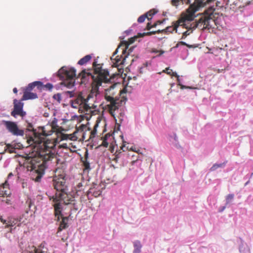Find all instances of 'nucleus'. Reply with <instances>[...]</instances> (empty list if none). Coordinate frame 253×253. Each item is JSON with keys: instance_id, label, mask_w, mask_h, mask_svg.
<instances>
[{"instance_id": "19", "label": "nucleus", "mask_w": 253, "mask_h": 253, "mask_svg": "<svg viewBox=\"0 0 253 253\" xmlns=\"http://www.w3.org/2000/svg\"><path fill=\"white\" fill-rule=\"evenodd\" d=\"M62 218V221L60 222L59 226L58 228V232L61 231L62 230L66 229L68 227V225L67 224V221L68 220V217H63L62 214L59 215L60 217Z\"/></svg>"}, {"instance_id": "25", "label": "nucleus", "mask_w": 253, "mask_h": 253, "mask_svg": "<svg viewBox=\"0 0 253 253\" xmlns=\"http://www.w3.org/2000/svg\"><path fill=\"white\" fill-rule=\"evenodd\" d=\"M197 27H195V28H192L191 29H187V30L184 32L182 34V36L181 37V39H185L187 36H188V35H189L191 33H192V31H193V29H196ZM198 28H199V27H198ZM212 28H214V25L213 26ZM212 28V27H211ZM200 29H201V30H205V29H211V28H205L204 29H202L201 28H200Z\"/></svg>"}, {"instance_id": "26", "label": "nucleus", "mask_w": 253, "mask_h": 253, "mask_svg": "<svg viewBox=\"0 0 253 253\" xmlns=\"http://www.w3.org/2000/svg\"><path fill=\"white\" fill-rule=\"evenodd\" d=\"M112 135L109 133H107L104 137L102 139V142L101 144V146L107 147L109 145V142H108V140L109 139H111Z\"/></svg>"}, {"instance_id": "47", "label": "nucleus", "mask_w": 253, "mask_h": 253, "mask_svg": "<svg viewBox=\"0 0 253 253\" xmlns=\"http://www.w3.org/2000/svg\"><path fill=\"white\" fill-rule=\"evenodd\" d=\"M185 46H186L187 47H189V48H191V47H193V45H190V44H188L187 43H186V45H185Z\"/></svg>"}, {"instance_id": "40", "label": "nucleus", "mask_w": 253, "mask_h": 253, "mask_svg": "<svg viewBox=\"0 0 253 253\" xmlns=\"http://www.w3.org/2000/svg\"><path fill=\"white\" fill-rule=\"evenodd\" d=\"M71 144V143H70L69 144H68L67 143H63L61 145V147L70 150V145Z\"/></svg>"}, {"instance_id": "3", "label": "nucleus", "mask_w": 253, "mask_h": 253, "mask_svg": "<svg viewBox=\"0 0 253 253\" xmlns=\"http://www.w3.org/2000/svg\"><path fill=\"white\" fill-rule=\"evenodd\" d=\"M102 65L97 64L94 61L92 63L93 73H91L90 69L83 70L78 75V78H80L82 84H85L88 81L91 79L92 91L95 93L98 91V88L102 83H108L110 82V76L109 71L102 69Z\"/></svg>"}, {"instance_id": "22", "label": "nucleus", "mask_w": 253, "mask_h": 253, "mask_svg": "<svg viewBox=\"0 0 253 253\" xmlns=\"http://www.w3.org/2000/svg\"><path fill=\"white\" fill-rule=\"evenodd\" d=\"M163 73H165L168 75H170L171 76L175 77L177 78V82H179V76L177 74L176 72H172V70L169 69V67L166 68L165 70L163 71Z\"/></svg>"}, {"instance_id": "11", "label": "nucleus", "mask_w": 253, "mask_h": 253, "mask_svg": "<svg viewBox=\"0 0 253 253\" xmlns=\"http://www.w3.org/2000/svg\"><path fill=\"white\" fill-rule=\"evenodd\" d=\"M0 221L4 225V228L9 229V233H12L16 226H19L21 224L20 220L18 218L12 216H9L6 219H4L1 216Z\"/></svg>"}, {"instance_id": "52", "label": "nucleus", "mask_w": 253, "mask_h": 253, "mask_svg": "<svg viewBox=\"0 0 253 253\" xmlns=\"http://www.w3.org/2000/svg\"><path fill=\"white\" fill-rule=\"evenodd\" d=\"M180 44H178V43L176 44L175 47H178Z\"/></svg>"}, {"instance_id": "13", "label": "nucleus", "mask_w": 253, "mask_h": 253, "mask_svg": "<svg viewBox=\"0 0 253 253\" xmlns=\"http://www.w3.org/2000/svg\"><path fill=\"white\" fill-rule=\"evenodd\" d=\"M22 101H21V100H18L16 99H14V108L13 110L11 113L12 116L16 117V116L18 115L23 117L26 115V112L23 110L24 103Z\"/></svg>"}, {"instance_id": "53", "label": "nucleus", "mask_w": 253, "mask_h": 253, "mask_svg": "<svg viewBox=\"0 0 253 253\" xmlns=\"http://www.w3.org/2000/svg\"><path fill=\"white\" fill-rule=\"evenodd\" d=\"M22 187H23V188H24V187H25V183H22Z\"/></svg>"}, {"instance_id": "45", "label": "nucleus", "mask_w": 253, "mask_h": 253, "mask_svg": "<svg viewBox=\"0 0 253 253\" xmlns=\"http://www.w3.org/2000/svg\"><path fill=\"white\" fill-rule=\"evenodd\" d=\"M66 93H67V94H69L70 97H72L73 96V95H74V92H72V91H68Z\"/></svg>"}, {"instance_id": "17", "label": "nucleus", "mask_w": 253, "mask_h": 253, "mask_svg": "<svg viewBox=\"0 0 253 253\" xmlns=\"http://www.w3.org/2000/svg\"><path fill=\"white\" fill-rule=\"evenodd\" d=\"M42 86L43 84L42 82L40 81H35L29 84L28 86L26 87L24 90L31 91L34 87H37L39 90H42Z\"/></svg>"}, {"instance_id": "48", "label": "nucleus", "mask_w": 253, "mask_h": 253, "mask_svg": "<svg viewBox=\"0 0 253 253\" xmlns=\"http://www.w3.org/2000/svg\"><path fill=\"white\" fill-rule=\"evenodd\" d=\"M181 88H191L190 87H186V86H185L184 85H181Z\"/></svg>"}, {"instance_id": "44", "label": "nucleus", "mask_w": 253, "mask_h": 253, "mask_svg": "<svg viewBox=\"0 0 253 253\" xmlns=\"http://www.w3.org/2000/svg\"><path fill=\"white\" fill-rule=\"evenodd\" d=\"M178 44H180V45H186V43L184 42H182V41H181V42H178Z\"/></svg>"}, {"instance_id": "16", "label": "nucleus", "mask_w": 253, "mask_h": 253, "mask_svg": "<svg viewBox=\"0 0 253 253\" xmlns=\"http://www.w3.org/2000/svg\"><path fill=\"white\" fill-rule=\"evenodd\" d=\"M23 148V145L21 143H14L13 144H6L5 147V150L9 153H15L16 149H21Z\"/></svg>"}, {"instance_id": "50", "label": "nucleus", "mask_w": 253, "mask_h": 253, "mask_svg": "<svg viewBox=\"0 0 253 253\" xmlns=\"http://www.w3.org/2000/svg\"><path fill=\"white\" fill-rule=\"evenodd\" d=\"M110 149H111L110 151H111V153H113V151H114V148L111 147Z\"/></svg>"}, {"instance_id": "10", "label": "nucleus", "mask_w": 253, "mask_h": 253, "mask_svg": "<svg viewBox=\"0 0 253 253\" xmlns=\"http://www.w3.org/2000/svg\"><path fill=\"white\" fill-rule=\"evenodd\" d=\"M46 243L43 241L38 247L34 245H28L24 250L21 246L20 247L22 250L21 253H50L48 249L45 247Z\"/></svg>"}, {"instance_id": "46", "label": "nucleus", "mask_w": 253, "mask_h": 253, "mask_svg": "<svg viewBox=\"0 0 253 253\" xmlns=\"http://www.w3.org/2000/svg\"><path fill=\"white\" fill-rule=\"evenodd\" d=\"M13 91L14 93H17V89L16 87L14 88L13 89Z\"/></svg>"}, {"instance_id": "23", "label": "nucleus", "mask_w": 253, "mask_h": 253, "mask_svg": "<svg viewBox=\"0 0 253 253\" xmlns=\"http://www.w3.org/2000/svg\"><path fill=\"white\" fill-rule=\"evenodd\" d=\"M134 250L133 253H139L141 252L142 245L139 241H135L133 242Z\"/></svg>"}, {"instance_id": "43", "label": "nucleus", "mask_w": 253, "mask_h": 253, "mask_svg": "<svg viewBox=\"0 0 253 253\" xmlns=\"http://www.w3.org/2000/svg\"><path fill=\"white\" fill-rule=\"evenodd\" d=\"M133 49V47H131L128 49V52H127V54L126 55L127 56L128 55H129L132 51ZM124 55H126V54Z\"/></svg>"}, {"instance_id": "18", "label": "nucleus", "mask_w": 253, "mask_h": 253, "mask_svg": "<svg viewBox=\"0 0 253 253\" xmlns=\"http://www.w3.org/2000/svg\"><path fill=\"white\" fill-rule=\"evenodd\" d=\"M38 98L37 93L32 92L30 91L24 90L23 95L21 99V101L27 100L29 99H35Z\"/></svg>"}, {"instance_id": "1", "label": "nucleus", "mask_w": 253, "mask_h": 253, "mask_svg": "<svg viewBox=\"0 0 253 253\" xmlns=\"http://www.w3.org/2000/svg\"><path fill=\"white\" fill-rule=\"evenodd\" d=\"M203 4L202 0H195L187 9V14L178 20L173 22L172 26L167 27L165 29L162 30V32L172 33L175 30L177 32V29L179 26H182L185 29L195 27L204 29L212 27L215 24L212 14L202 15L197 21L190 23L193 20L195 12L202 6Z\"/></svg>"}, {"instance_id": "32", "label": "nucleus", "mask_w": 253, "mask_h": 253, "mask_svg": "<svg viewBox=\"0 0 253 253\" xmlns=\"http://www.w3.org/2000/svg\"><path fill=\"white\" fill-rule=\"evenodd\" d=\"M234 195L233 194H228L226 197V205L230 203V202L233 199Z\"/></svg>"}, {"instance_id": "14", "label": "nucleus", "mask_w": 253, "mask_h": 253, "mask_svg": "<svg viewBox=\"0 0 253 253\" xmlns=\"http://www.w3.org/2000/svg\"><path fill=\"white\" fill-rule=\"evenodd\" d=\"M53 185L54 189L56 190V193L62 192L66 190L65 185V179L63 177H54L53 180Z\"/></svg>"}, {"instance_id": "2", "label": "nucleus", "mask_w": 253, "mask_h": 253, "mask_svg": "<svg viewBox=\"0 0 253 253\" xmlns=\"http://www.w3.org/2000/svg\"><path fill=\"white\" fill-rule=\"evenodd\" d=\"M46 136H42V140L41 142H35L39 144H42L41 149L38 153V156L27 159L28 162L30 165L27 167L30 168L31 170L35 169L38 173V175L36 178V181H38L41 179L42 175L43 174V168L45 162L52 160L56 156L54 149L55 141L48 139H46L45 138Z\"/></svg>"}, {"instance_id": "5", "label": "nucleus", "mask_w": 253, "mask_h": 253, "mask_svg": "<svg viewBox=\"0 0 253 253\" xmlns=\"http://www.w3.org/2000/svg\"><path fill=\"white\" fill-rule=\"evenodd\" d=\"M58 75L62 80V84L69 88L74 86L76 75L74 68L63 67L58 71Z\"/></svg>"}, {"instance_id": "12", "label": "nucleus", "mask_w": 253, "mask_h": 253, "mask_svg": "<svg viewBox=\"0 0 253 253\" xmlns=\"http://www.w3.org/2000/svg\"><path fill=\"white\" fill-rule=\"evenodd\" d=\"M4 125L6 129L12 135L15 136H23L24 131L23 129L19 128L16 123L11 121H4Z\"/></svg>"}, {"instance_id": "29", "label": "nucleus", "mask_w": 253, "mask_h": 253, "mask_svg": "<svg viewBox=\"0 0 253 253\" xmlns=\"http://www.w3.org/2000/svg\"><path fill=\"white\" fill-rule=\"evenodd\" d=\"M87 157L88 153L87 151H86L85 154V160L83 161V165L85 169H90L89 163L87 161Z\"/></svg>"}, {"instance_id": "42", "label": "nucleus", "mask_w": 253, "mask_h": 253, "mask_svg": "<svg viewBox=\"0 0 253 253\" xmlns=\"http://www.w3.org/2000/svg\"><path fill=\"white\" fill-rule=\"evenodd\" d=\"M225 70V69H215L214 70V71L216 72L217 73H221Z\"/></svg>"}, {"instance_id": "30", "label": "nucleus", "mask_w": 253, "mask_h": 253, "mask_svg": "<svg viewBox=\"0 0 253 253\" xmlns=\"http://www.w3.org/2000/svg\"><path fill=\"white\" fill-rule=\"evenodd\" d=\"M162 31L161 30H158L157 31L149 32L147 33H143V34H140V36L143 37L144 36H150L153 34L156 33H161Z\"/></svg>"}, {"instance_id": "7", "label": "nucleus", "mask_w": 253, "mask_h": 253, "mask_svg": "<svg viewBox=\"0 0 253 253\" xmlns=\"http://www.w3.org/2000/svg\"><path fill=\"white\" fill-rule=\"evenodd\" d=\"M51 130L48 132H46V130L44 129V127H41L39 128V131H37L36 129H35L33 127V126L32 124L29 123L27 125V129L28 131H32L34 135V141L35 142H39L42 141V136H48L50 135L53 132H58V126H54L52 125L51 126Z\"/></svg>"}, {"instance_id": "39", "label": "nucleus", "mask_w": 253, "mask_h": 253, "mask_svg": "<svg viewBox=\"0 0 253 253\" xmlns=\"http://www.w3.org/2000/svg\"><path fill=\"white\" fill-rule=\"evenodd\" d=\"M157 23H155L153 25H151V23L148 22L147 24V26H146V29L147 30H150L152 27H155L156 26H157Z\"/></svg>"}, {"instance_id": "28", "label": "nucleus", "mask_w": 253, "mask_h": 253, "mask_svg": "<svg viewBox=\"0 0 253 253\" xmlns=\"http://www.w3.org/2000/svg\"><path fill=\"white\" fill-rule=\"evenodd\" d=\"M99 122V121L98 120L96 121V124L95 125V126H94L93 130H92L91 131V132H90V139L91 138H94L95 136V135H96V132H97L96 128H97V127L98 126Z\"/></svg>"}, {"instance_id": "51", "label": "nucleus", "mask_w": 253, "mask_h": 253, "mask_svg": "<svg viewBox=\"0 0 253 253\" xmlns=\"http://www.w3.org/2000/svg\"><path fill=\"white\" fill-rule=\"evenodd\" d=\"M225 207H223L222 209L221 210H220V211H222L225 209Z\"/></svg>"}, {"instance_id": "35", "label": "nucleus", "mask_w": 253, "mask_h": 253, "mask_svg": "<svg viewBox=\"0 0 253 253\" xmlns=\"http://www.w3.org/2000/svg\"><path fill=\"white\" fill-rule=\"evenodd\" d=\"M53 98L56 100L58 103H60L61 101V95L60 93H57L53 96Z\"/></svg>"}, {"instance_id": "33", "label": "nucleus", "mask_w": 253, "mask_h": 253, "mask_svg": "<svg viewBox=\"0 0 253 253\" xmlns=\"http://www.w3.org/2000/svg\"><path fill=\"white\" fill-rule=\"evenodd\" d=\"M83 187H84V186L83 185V184L82 182H80L78 184L76 187V190L77 192H81L82 190H84V188H83Z\"/></svg>"}, {"instance_id": "6", "label": "nucleus", "mask_w": 253, "mask_h": 253, "mask_svg": "<svg viewBox=\"0 0 253 253\" xmlns=\"http://www.w3.org/2000/svg\"><path fill=\"white\" fill-rule=\"evenodd\" d=\"M129 44L127 42L123 41L121 42L118 48L116 49L111 58L112 60H115V62H114V66L118 67L125 63L127 55H124L126 53V50Z\"/></svg>"}, {"instance_id": "27", "label": "nucleus", "mask_w": 253, "mask_h": 253, "mask_svg": "<svg viewBox=\"0 0 253 253\" xmlns=\"http://www.w3.org/2000/svg\"><path fill=\"white\" fill-rule=\"evenodd\" d=\"M157 12V11H156L155 9H151L150 10H149L148 12H147V13H146L145 14V15H147V19H148V20H150L152 18V17Z\"/></svg>"}, {"instance_id": "37", "label": "nucleus", "mask_w": 253, "mask_h": 253, "mask_svg": "<svg viewBox=\"0 0 253 253\" xmlns=\"http://www.w3.org/2000/svg\"><path fill=\"white\" fill-rule=\"evenodd\" d=\"M53 87V85L51 84L47 83L45 85L43 84V86L42 87V90L45 88L47 89L50 90L52 89Z\"/></svg>"}, {"instance_id": "24", "label": "nucleus", "mask_w": 253, "mask_h": 253, "mask_svg": "<svg viewBox=\"0 0 253 253\" xmlns=\"http://www.w3.org/2000/svg\"><path fill=\"white\" fill-rule=\"evenodd\" d=\"M190 2V0H172L171 4L175 7H177L180 3L189 4Z\"/></svg>"}, {"instance_id": "8", "label": "nucleus", "mask_w": 253, "mask_h": 253, "mask_svg": "<svg viewBox=\"0 0 253 253\" xmlns=\"http://www.w3.org/2000/svg\"><path fill=\"white\" fill-rule=\"evenodd\" d=\"M116 85V84H113L109 87L105 89V98L107 102H110L107 106L111 111L116 110L119 107V103L114 98L116 93L115 90Z\"/></svg>"}, {"instance_id": "9", "label": "nucleus", "mask_w": 253, "mask_h": 253, "mask_svg": "<svg viewBox=\"0 0 253 253\" xmlns=\"http://www.w3.org/2000/svg\"><path fill=\"white\" fill-rule=\"evenodd\" d=\"M90 97H91L90 94L87 96L86 99L84 98L81 95H79L72 101V106L75 108H83L84 111H87L93 105L91 104V106H90V104L88 103V100Z\"/></svg>"}, {"instance_id": "21", "label": "nucleus", "mask_w": 253, "mask_h": 253, "mask_svg": "<svg viewBox=\"0 0 253 253\" xmlns=\"http://www.w3.org/2000/svg\"><path fill=\"white\" fill-rule=\"evenodd\" d=\"M91 58L92 56L91 55H86L83 58H81L78 61V64L80 65H85L88 62H89L91 60Z\"/></svg>"}, {"instance_id": "15", "label": "nucleus", "mask_w": 253, "mask_h": 253, "mask_svg": "<svg viewBox=\"0 0 253 253\" xmlns=\"http://www.w3.org/2000/svg\"><path fill=\"white\" fill-rule=\"evenodd\" d=\"M13 176L12 173H10L7 177V179ZM11 195V191L9 188V184L8 182V179L6 180L5 182L0 185V196L2 197L5 196L8 197Z\"/></svg>"}, {"instance_id": "34", "label": "nucleus", "mask_w": 253, "mask_h": 253, "mask_svg": "<svg viewBox=\"0 0 253 253\" xmlns=\"http://www.w3.org/2000/svg\"><path fill=\"white\" fill-rule=\"evenodd\" d=\"M6 198L3 197V199H1V202L5 203L7 205L11 204V200L10 199V196L8 197L5 196Z\"/></svg>"}, {"instance_id": "4", "label": "nucleus", "mask_w": 253, "mask_h": 253, "mask_svg": "<svg viewBox=\"0 0 253 253\" xmlns=\"http://www.w3.org/2000/svg\"><path fill=\"white\" fill-rule=\"evenodd\" d=\"M50 200H52V206L54 209V214L57 218V220H59V215L61 214L62 205H68L73 201V198L67 194L66 190L59 193H56L55 196L50 198Z\"/></svg>"}, {"instance_id": "31", "label": "nucleus", "mask_w": 253, "mask_h": 253, "mask_svg": "<svg viewBox=\"0 0 253 253\" xmlns=\"http://www.w3.org/2000/svg\"><path fill=\"white\" fill-rule=\"evenodd\" d=\"M224 165H225V163H222V164H215L211 167V168L210 169V170L211 171H214L218 168L224 166Z\"/></svg>"}, {"instance_id": "41", "label": "nucleus", "mask_w": 253, "mask_h": 253, "mask_svg": "<svg viewBox=\"0 0 253 253\" xmlns=\"http://www.w3.org/2000/svg\"><path fill=\"white\" fill-rule=\"evenodd\" d=\"M71 136L70 137V140H76L77 139V137L75 136L73 134H70Z\"/></svg>"}, {"instance_id": "36", "label": "nucleus", "mask_w": 253, "mask_h": 253, "mask_svg": "<svg viewBox=\"0 0 253 253\" xmlns=\"http://www.w3.org/2000/svg\"><path fill=\"white\" fill-rule=\"evenodd\" d=\"M147 15H145L144 14L138 17V18L137 19V22L140 23H143L145 20V19L147 18Z\"/></svg>"}, {"instance_id": "49", "label": "nucleus", "mask_w": 253, "mask_h": 253, "mask_svg": "<svg viewBox=\"0 0 253 253\" xmlns=\"http://www.w3.org/2000/svg\"><path fill=\"white\" fill-rule=\"evenodd\" d=\"M157 52H159V51H158ZM159 52H160L159 55H162L164 52V51H160Z\"/></svg>"}, {"instance_id": "20", "label": "nucleus", "mask_w": 253, "mask_h": 253, "mask_svg": "<svg viewBox=\"0 0 253 253\" xmlns=\"http://www.w3.org/2000/svg\"><path fill=\"white\" fill-rule=\"evenodd\" d=\"M125 148V145L124 143L121 146L120 149L119 150H117L114 154V157L112 159V160L116 163L118 162V159L121 157V154L122 153L121 150H122L123 152L125 151V150L124 148Z\"/></svg>"}, {"instance_id": "38", "label": "nucleus", "mask_w": 253, "mask_h": 253, "mask_svg": "<svg viewBox=\"0 0 253 253\" xmlns=\"http://www.w3.org/2000/svg\"><path fill=\"white\" fill-rule=\"evenodd\" d=\"M71 135L67 134H61V139L62 140H70V137Z\"/></svg>"}]
</instances>
